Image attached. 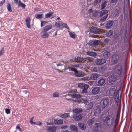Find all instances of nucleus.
<instances>
[{
    "label": "nucleus",
    "instance_id": "nucleus-1",
    "mask_svg": "<svg viewBox=\"0 0 132 132\" xmlns=\"http://www.w3.org/2000/svg\"><path fill=\"white\" fill-rule=\"evenodd\" d=\"M118 50L117 51L120 57H121V54H123L124 52L122 53V51L125 50L127 48L126 44L124 40L122 41L121 40L118 41L117 44Z\"/></svg>",
    "mask_w": 132,
    "mask_h": 132
},
{
    "label": "nucleus",
    "instance_id": "nucleus-2",
    "mask_svg": "<svg viewBox=\"0 0 132 132\" xmlns=\"http://www.w3.org/2000/svg\"><path fill=\"white\" fill-rule=\"evenodd\" d=\"M123 70V65L121 63L117 64L114 67L113 71L115 75L120 76L122 73Z\"/></svg>",
    "mask_w": 132,
    "mask_h": 132
},
{
    "label": "nucleus",
    "instance_id": "nucleus-3",
    "mask_svg": "<svg viewBox=\"0 0 132 132\" xmlns=\"http://www.w3.org/2000/svg\"><path fill=\"white\" fill-rule=\"evenodd\" d=\"M108 10H103L101 11L100 13L99 16H102L104 15V16H102L100 19V21L101 22H104L106 20L108 16Z\"/></svg>",
    "mask_w": 132,
    "mask_h": 132
},
{
    "label": "nucleus",
    "instance_id": "nucleus-4",
    "mask_svg": "<svg viewBox=\"0 0 132 132\" xmlns=\"http://www.w3.org/2000/svg\"><path fill=\"white\" fill-rule=\"evenodd\" d=\"M106 123L109 126L112 125L114 122V116L113 112H110L107 117Z\"/></svg>",
    "mask_w": 132,
    "mask_h": 132
},
{
    "label": "nucleus",
    "instance_id": "nucleus-5",
    "mask_svg": "<svg viewBox=\"0 0 132 132\" xmlns=\"http://www.w3.org/2000/svg\"><path fill=\"white\" fill-rule=\"evenodd\" d=\"M127 34V30L126 28H122L119 32V35L121 39L124 40Z\"/></svg>",
    "mask_w": 132,
    "mask_h": 132
},
{
    "label": "nucleus",
    "instance_id": "nucleus-6",
    "mask_svg": "<svg viewBox=\"0 0 132 132\" xmlns=\"http://www.w3.org/2000/svg\"><path fill=\"white\" fill-rule=\"evenodd\" d=\"M109 101V99H107L105 98H103L102 99V103L101 104L102 109H104L106 107L108 106Z\"/></svg>",
    "mask_w": 132,
    "mask_h": 132
},
{
    "label": "nucleus",
    "instance_id": "nucleus-7",
    "mask_svg": "<svg viewBox=\"0 0 132 132\" xmlns=\"http://www.w3.org/2000/svg\"><path fill=\"white\" fill-rule=\"evenodd\" d=\"M117 88L114 87H112L108 90V94L110 96L112 97H113L115 95Z\"/></svg>",
    "mask_w": 132,
    "mask_h": 132
},
{
    "label": "nucleus",
    "instance_id": "nucleus-8",
    "mask_svg": "<svg viewBox=\"0 0 132 132\" xmlns=\"http://www.w3.org/2000/svg\"><path fill=\"white\" fill-rule=\"evenodd\" d=\"M78 86L80 88L83 89L82 91L83 93H87V89L88 88V87L87 85L84 84L79 83L78 84Z\"/></svg>",
    "mask_w": 132,
    "mask_h": 132
},
{
    "label": "nucleus",
    "instance_id": "nucleus-9",
    "mask_svg": "<svg viewBox=\"0 0 132 132\" xmlns=\"http://www.w3.org/2000/svg\"><path fill=\"white\" fill-rule=\"evenodd\" d=\"M89 58H82L81 57H77L76 58L75 60V62H84L85 61H86L87 62H88L89 60Z\"/></svg>",
    "mask_w": 132,
    "mask_h": 132
},
{
    "label": "nucleus",
    "instance_id": "nucleus-10",
    "mask_svg": "<svg viewBox=\"0 0 132 132\" xmlns=\"http://www.w3.org/2000/svg\"><path fill=\"white\" fill-rule=\"evenodd\" d=\"M98 40H93L89 41L88 44L89 46L96 47L98 45Z\"/></svg>",
    "mask_w": 132,
    "mask_h": 132
},
{
    "label": "nucleus",
    "instance_id": "nucleus-11",
    "mask_svg": "<svg viewBox=\"0 0 132 132\" xmlns=\"http://www.w3.org/2000/svg\"><path fill=\"white\" fill-rule=\"evenodd\" d=\"M90 32L92 33L95 34H98L100 33V29L96 27H92L90 29Z\"/></svg>",
    "mask_w": 132,
    "mask_h": 132
},
{
    "label": "nucleus",
    "instance_id": "nucleus-12",
    "mask_svg": "<svg viewBox=\"0 0 132 132\" xmlns=\"http://www.w3.org/2000/svg\"><path fill=\"white\" fill-rule=\"evenodd\" d=\"M106 62V60L104 59H97L95 61L96 65H101Z\"/></svg>",
    "mask_w": 132,
    "mask_h": 132
},
{
    "label": "nucleus",
    "instance_id": "nucleus-13",
    "mask_svg": "<svg viewBox=\"0 0 132 132\" xmlns=\"http://www.w3.org/2000/svg\"><path fill=\"white\" fill-rule=\"evenodd\" d=\"M119 56L116 54H113L112 56L111 62L114 64H116L119 58Z\"/></svg>",
    "mask_w": 132,
    "mask_h": 132
},
{
    "label": "nucleus",
    "instance_id": "nucleus-14",
    "mask_svg": "<svg viewBox=\"0 0 132 132\" xmlns=\"http://www.w3.org/2000/svg\"><path fill=\"white\" fill-rule=\"evenodd\" d=\"M100 87H94L93 88L92 90V93L94 95L97 94L100 92Z\"/></svg>",
    "mask_w": 132,
    "mask_h": 132
},
{
    "label": "nucleus",
    "instance_id": "nucleus-15",
    "mask_svg": "<svg viewBox=\"0 0 132 132\" xmlns=\"http://www.w3.org/2000/svg\"><path fill=\"white\" fill-rule=\"evenodd\" d=\"M119 76H116L111 75L109 77V80L110 82H114L118 79Z\"/></svg>",
    "mask_w": 132,
    "mask_h": 132
},
{
    "label": "nucleus",
    "instance_id": "nucleus-16",
    "mask_svg": "<svg viewBox=\"0 0 132 132\" xmlns=\"http://www.w3.org/2000/svg\"><path fill=\"white\" fill-rule=\"evenodd\" d=\"M101 128V124L99 123H96L93 127L94 130L96 131H98Z\"/></svg>",
    "mask_w": 132,
    "mask_h": 132
},
{
    "label": "nucleus",
    "instance_id": "nucleus-17",
    "mask_svg": "<svg viewBox=\"0 0 132 132\" xmlns=\"http://www.w3.org/2000/svg\"><path fill=\"white\" fill-rule=\"evenodd\" d=\"M52 26L51 24L45 26L42 31L41 32V34L43 33L44 32H46L52 28Z\"/></svg>",
    "mask_w": 132,
    "mask_h": 132
},
{
    "label": "nucleus",
    "instance_id": "nucleus-18",
    "mask_svg": "<svg viewBox=\"0 0 132 132\" xmlns=\"http://www.w3.org/2000/svg\"><path fill=\"white\" fill-rule=\"evenodd\" d=\"M73 118L75 120L78 121L82 119V116L81 114H76L74 115Z\"/></svg>",
    "mask_w": 132,
    "mask_h": 132
},
{
    "label": "nucleus",
    "instance_id": "nucleus-19",
    "mask_svg": "<svg viewBox=\"0 0 132 132\" xmlns=\"http://www.w3.org/2000/svg\"><path fill=\"white\" fill-rule=\"evenodd\" d=\"M78 125L80 129L82 130H85L86 128V125L83 123L79 122Z\"/></svg>",
    "mask_w": 132,
    "mask_h": 132
},
{
    "label": "nucleus",
    "instance_id": "nucleus-20",
    "mask_svg": "<svg viewBox=\"0 0 132 132\" xmlns=\"http://www.w3.org/2000/svg\"><path fill=\"white\" fill-rule=\"evenodd\" d=\"M74 74L77 77H81L84 76V73L82 71H78L77 70V71Z\"/></svg>",
    "mask_w": 132,
    "mask_h": 132
},
{
    "label": "nucleus",
    "instance_id": "nucleus-21",
    "mask_svg": "<svg viewBox=\"0 0 132 132\" xmlns=\"http://www.w3.org/2000/svg\"><path fill=\"white\" fill-rule=\"evenodd\" d=\"M99 76V75L97 73L92 74H91L89 77L90 79L96 80Z\"/></svg>",
    "mask_w": 132,
    "mask_h": 132
},
{
    "label": "nucleus",
    "instance_id": "nucleus-22",
    "mask_svg": "<svg viewBox=\"0 0 132 132\" xmlns=\"http://www.w3.org/2000/svg\"><path fill=\"white\" fill-rule=\"evenodd\" d=\"M70 128L71 130V132H78L77 128L75 125H70Z\"/></svg>",
    "mask_w": 132,
    "mask_h": 132
},
{
    "label": "nucleus",
    "instance_id": "nucleus-23",
    "mask_svg": "<svg viewBox=\"0 0 132 132\" xmlns=\"http://www.w3.org/2000/svg\"><path fill=\"white\" fill-rule=\"evenodd\" d=\"M47 130L49 131L54 132L56 130V127L55 126H50L49 127Z\"/></svg>",
    "mask_w": 132,
    "mask_h": 132
},
{
    "label": "nucleus",
    "instance_id": "nucleus-24",
    "mask_svg": "<svg viewBox=\"0 0 132 132\" xmlns=\"http://www.w3.org/2000/svg\"><path fill=\"white\" fill-rule=\"evenodd\" d=\"M27 27L29 28L31 27V25L30 24V17H28L25 19Z\"/></svg>",
    "mask_w": 132,
    "mask_h": 132
},
{
    "label": "nucleus",
    "instance_id": "nucleus-25",
    "mask_svg": "<svg viewBox=\"0 0 132 132\" xmlns=\"http://www.w3.org/2000/svg\"><path fill=\"white\" fill-rule=\"evenodd\" d=\"M101 112V110L100 107L97 106L95 109L94 115L96 116L97 114H99Z\"/></svg>",
    "mask_w": 132,
    "mask_h": 132
},
{
    "label": "nucleus",
    "instance_id": "nucleus-26",
    "mask_svg": "<svg viewBox=\"0 0 132 132\" xmlns=\"http://www.w3.org/2000/svg\"><path fill=\"white\" fill-rule=\"evenodd\" d=\"M106 69V67L104 66H102L98 68V72L101 73L104 72Z\"/></svg>",
    "mask_w": 132,
    "mask_h": 132
},
{
    "label": "nucleus",
    "instance_id": "nucleus-27",
    "mask_svg": "<svg viewBox=\"0 0 132 132\" xmlns=\"http://www.w3.org/2000/svg\"><path fill=\"white\" fill-rule=\"evenodd\" d=\"M113 24L112 21H109L105 25V27L106 29H110L112 26Z\"/></svg>",
    "mask_w": 132,
    "mask_h": 132
},
{
    "label": "nucleus",
    "instance_id": "nucleus-28",
    "mask_svg": "<svg viewBox=\"0 0 132 132\" xmlns=\"http://www.w3.org/2000/svg\"><path fill=\"white\" fill-rule=\"evenodd\" d=\"M63 22L61 21H58L55 24V26L56 28H62L63 26Z\"/></svg>",
    "mask_w": 132,
    "mask_h": 132
},
{
    "label": "nucleus",
    "instance_id": "nucleus-29",
    "mask_svg": "<svg viewBox=\"0 0 132 132\" xmlns=\"http://www.w3.org/2000/svg\"><path fill=\"white\" fill-rule=\"evenodd\" d=\"M86 53L88 55L93 57L96 56L97 55L96 53L93 51H88L86 52Z\"/></svg>",
    "mask_w": 132,
    "mask_h": 132
},
{
    "label": "nucleus",
    "instance_id": "nucleus-30",
    "mask_svg": "<svg viewBox=\"0 0 132 132\" xmlns=\"http://www.w3.org/2000/svg\"><path fill=\"white\" fill-rule=\"evenodd\" d=\"M94 105L93 103L92 102H88L87 106V110L90 109L92 108Z\"/></svg>",
    "mask_w": 132,
    "mask_h": 132
},
{
    "label": "nucleus",
    "instance_id": "nucleus-31",
    "mask_svg": "<svg viewBox=\"0 0 132 132\" xmlns=\"http://www.w3.org/2000/svg\"><path fill=\"white\" fill-rule=\"evenodd\" d=\"M54 123L55 124L59 125L62 124L63 122V119H54Z\"/></svg>",
    "mask_w": 132,
    "mask_h": 132
},
{
    "label": "nucleus",
    "instance_id": "nucleus-32",
    "mask_svg": "<svg viewBox=\"0 0 132 132\" xmlns=\"http://www.w3.org/2000/svg\"><path fill=\"white\" fill-rule=\"evenodd\" d=\"M83 110L82 108H78L72 110L73 112L76 114H79Z\"/></svg>",
    "mask_w": 132,
    "mask_h": 132
},
{
    "label": "nucleus",
    "instance_id": "nucleus-33",
    "mask_svg": "<svg viewBox=\"0 0 132 132\" xmlns=\"http://www.w3.org/2000/svg\"><path fill=\"white\" fill-rule=\"evenodd\" d=\"M21 94L22 96L28 97L29 95V92L26 90H24L22 91Z\"/></svg>",
    "mask_w": 132,
    "mask_h": 132
},
{
    "label": "nucleus",
    "instance_id": "nucleus-34",
    "mask_svg": "<svg viewBox=\"0 0 132 132\" xmlns=\"http://www.w3.org/2000/svg\"><path fill=\"white\" fill-rule=\"evenodd\" d=\"M17 3L18 4V7H21L23 9H25L26 5L22 3L21 0H19Z\"/></svg>",
    "mask_w": 132,
    "mask_h": 132
},
{
    "label": "nucleus",
    "instance_id": "nucleus-35",
    "mask_svg": "<svg viewBox=\"0 0 132 132\" xmlns=\"http://www.w3.org/2000/svg\"><path fill=\"white\" fill-rule=\"evenodd\" d=\"M110 55V53L109 52L105 51L103 54V56L104 58L107 59Z\"/></svg>",
    "mask_w": 132,
    "mask_h": 132
},
{
    "label": "nucleus",
    "instance_id": "nucleus-36",
    "mask_svg": "<svg viewBox=\"0 0 132 132\" xmlns=\"http://www.w3.org/2000/svg\"><path fill=\"white\" fill-rule=\"evenodd\" d=\"M105 80L104 79L101 78L98 81V83L100 86L102 85L105 82Z\"/></svg>",
    "mask_w": 132,
    "mask_h": 132
},
{
    "label": "nucleus",
    "instance_id": "nucleus-37",
    "mask_svg": "<svg viewBox=\"0 0 132 132\" xmlns=\"http://www.w3.org/2000/svg\"><path fill=\"white\" fill-rule=\"evenodd\" d=\"M94 119L92 118L88 120L87 123L88 125L90 126L93 123Z\"/></svg>",
    "mask_w": 132,
    "mask_h": 132
},
{
    "label": "nucleus",
    "instance_id": "nucleus-38",
    "mask_svg": "<svg viewBox=\"0 0 132 132\" xmlns=\"http://www.w3.org/2000/svg\"><path fill=\"white\" fill-rule=\"evenodd\" d=\"M107 2L106 1H104L100 5V8L101 10L104 9L107 5Z\"/></svg>",
    "mask_w": 132,
    "mask_h": 132
},
{
    "label": "nucleus",
    "instance_id": "nucleus-39",
    "mask_svg": "<svg viewBox=\"0 0 132 132\" xmlns=\"http://www.w3.org/2000/svg\"><path fill=\"white\" fill-rule=\"evenodd\" d=\"M100 12L98 11L95 10L93 12L92 15L94 17H97L98 16L99 14H100Z\"/></svg>",
    "mask_w": 132,
    "mask_h": 132
},
{
    "label": "nucleus",
    "instance_id": "nucleus-40",
    "mask_svg": "<svg viewBox=\"0 0 132 132\" xmlns=\"http://www.w3.org/2000/svg\"><path fill=\"white\" fill-rule=\"evenodd\" d=\"M35 18L37 19H41L44 17L43 14H36L35 15Z\"/></svg>",
    "mask_w": 132,
    "mask_h": 132
},
{
    "label": "nucleus",
    "instance_id": "nucleus-41",
    "mask_svg": "<svg viewBox=\"0 0 132 132\" xmlns=\"http://www.w3.org/2000/svg\"><path fill=\"white\" fill-rule=\"evenodd\" d=\"M71 96L72 97L75 98H78L81 97V96L79 94H72L71 95Z\"/></svg>",
    "mask_w": 132,
    "mask_h": 132
},
{
    "label": "nucleus",
    "instance_id": "nucleus-42",
    "mask_svg": "<svg viewBox=\"0 0 132 132\" xmlns=\"http://www.w3.org/2000/svg\"><path fill=\"white\" fill-rule=\"evenodd\" d=\"M44 34L41 35V37L43 38H47L49 36V34L46 32H44Z\"/></svg>",
    "mask_w": 132,
    "mask_h": 132
},
{
    "label": "nucleus",
    "instance_id": "nucleus-43",
    "mask_svg": "<svg viewBox=\"0 0 132 132\" xmlns=\"http://www.w3.org/2000/svg\"><path fill=\"white\" fill-rule=\"evenodd\" d=\"M53 13V12H51L49 13L46 14H45V18H50Z\"/></svg>",
    "mask_w": 132,
    "mask_h": 132
},
{
    "label": "nucleus",
    "instance_id": "nucleus-44",
    "mask_svg": "<svg viewBox=\"0 0 132 132\" xmlns=\"http://www.w3.org/2000/svg\"><path fill=\"white\" fill-rule=\"evenodd\" d=\"M7 10L9 11L10 12H12V10L11 8V5L10 3H7Z\"/></svg>",
    "mask_w": 132,
    "mask_h": 132
},
{
    "label": "nucleus",
    "instance_id": "nucleus-45",
    "mask_svg": "<svg viewBox=\"0 0 132 132\" xmlns=\"http://www.w3.org/2000/svg\"><path fill=\"white\" fill-rule=\"evenodd\" d=\"M69 114L68 113H65L63 114H60L59 116L62 118H65L68 117Z\"/></svg>",
    "mask_w": 132,
    "mask_h": 132
},
{
    "label": "nucleus",
    "instance_id": "nucleus-46",
    "mask_svg": "<svg viewBox=\"0 0 132 132\" xmlns=\"http://www.w3.org/2000/svg\"><path fill=\"white\" fill-rule=\"evenodd\" d=\"M113 33V31L111 30H110L107 32L106 33V35L107 37H110L112 35Z\"/></svg>",
    "mask_w": 132,
    "mask_h": 132
},
{
    "label": "nucleus",
    "instance_id": "nucleus-47",
    "mask_svg": "<svg viewBox=\"0 0 132 132\" xmlns=\"http://www.w3.org/2000/svg\"><path fill=\"white\" fill-rule=\"evenodd\" d=\"M81 79L82 80L84 81H88L90 80L89 77L88 76H87L82 78H81Z\"/></svg>",
    "mask_w": 132,
    "mask_h": 132
},
{
    "label": "nucleus",
    "instance_id": "nucleus-48",
    "mask_svg": "<svg viewBox=\"0 0 132 132\" xmlns=\"http://www.w3.org/2000/svg\"><path fill=\"white\" fill-rule=\"evenodd\" d=\"M115 100L116 102L117 103L116 104L118 106V103L119 101V97L118 95H116L115 98Z\"/></svg>",
    "mask_w": 132,
    "mask_h": 132
},
{
    "label": "nucleus",
    "instance_id": "nucleus-49",
    "mask_svg": "<svg viewBox=\"0 0 132 132\" xmlns=\"http://www.w3.org/2000/svg\"><path fill=\"white\" fill-rule=\"evenodd\" d=\"M68 68L71 71H74L75 73V72L77 71V70L75 68L71 67H68Z\"/></svg>",
    "mask_w": 132,
    "mask_h": 132
},
{
    "label": "nucleus",
    "instance_id": "nucleus-50",
    "mask_svg": "<svg viewBox=\"0 0 132 132\" xmlns=\"http://www.w3.org/2000/svg\"><path fill=\"white\" fill-rule=\"evenodd\" d=\"M68 31L69 32V34L70 37L73 38H75V36L74 34L71 32H70L69 31Z\"/></svg>",
    "mask_w": 132,
    "mask_h": 132
},
{
    "label": "nucleus",
    "instance_id": "nucleus-51",
    "mask_svg": "<svg viewBox=\"0 0 132 132\" xmlns=\"http://www.w3.org/2000/svg\"><path fill=\"white\" fill-rule=\"evenodd\" d=\"M52 96L54 97H58L59 96V94L58 92H55L52 94Z\"/></svg>",
    "mask_w": 132,
    "mask_h": 132
},
{
    "label": "nucleus",
    "instance_id": "nucleus-52",
    "mask_svg": "<svg viewBox=\"0 0 132 132\" xmlns=\"http://www.w3.org/2000/svg\"><path fill=\"white\" fill-rule=\"evenodd\" d=\"M48 22V21L44 20L41 21V27H42L43 26L46 24Z\"/></svg>",
    "mask_w": 132,
    "mask_h": 132
},
{
    "label": "nucleus",
    "instance_id": "nucleus-53",
    "mask_svg": "<svg viewBox=\"0 0 132 132\" xmlns=\"http://www.w3.org/2000/svg\"><path fill=\"white\" fill-rule=\"evenodd\" d=\"M119 11L117 9H116L114 12V14L115 16H116L119 14Z\"/></svg>",
    "mask_w": 132,
    "mask_h": 132
},
{
    "label": "nucleus",
    "instance_id": "nucleus-54",
    "mask_svg": "<svg viewBox=\"0 0 132 132\" xmlns=\"http://www.w3.org/2000/svg\"><path fill=\"white\" fill-rule=\"evenodd\" d=\"M119 33H115L113 35L114 38L116 39H118L119 38Z\"/></svg>",
    "mask_w": 132,
    "mask_h": 132
},
{
    "label": "nucleus",
    "instance_id": "nucleus-55",
    "mask_svg": "<svg viewBox=\"0 0 132 132\" xmlns=\"http://www.w3.org/2000/svg\"><path fill=\"white\" fill-rule=\"evenodd\" d=\"M4 52V47L2 48L0 51V56L2 55Z\"/></svg>",
    "mask_w": 132,
    "mask_h": 132
},
{
    "label": "nucleus",
    "instance_id": "nucleus-56",
    "mask_svg": "<svg viewBox=\"0 0 132 132\" xmlns=\"http://www.w3.org/2000/svg\"><path fill=\"white\" fill-rule=\"evenodd\" d=\"M5 0H2L0 1V6L2 7L3 5L5 4Z\"/></svg>",
    "mask_w": 132,
    "mask_h": 132
},
{
    "label": "nucleus",
    "instance_id": "nucleus-57",
    "mask_svg": "<svg viewBox=\"0 0 132 132\" xmlns=\"http://www.w3.org/2000/svg\"><path fill=\"white\" fill-rule=\"evenodd\" d=\"M62 24H63V26H62V28H63V27L64 28L65 27V28H66L67 29H69V27L68 26L67 24L65 23H64L63 22Z\"/></svg>",
    "mask_w": 132,
    "mask_h": 132
},
{
    "label": "nucleus",
    "instance_id": "nucleus-58",
    "mask_svg": "<svg viewBox=\"0 0 132 132\" xmlns=\"http://www.w3.org/2000/svg\"><path fill=\"white\" fill-rule=\"evenodd\" d=\"M34 118V117H33L30 119V122L31 124H35V122H33V119Z\"/></svg>",
    "mask_w": 132,
    "mask_h": 132
},
{
    "label": "nucleus",
    "instance_id": "nucleus-59",
    "mask_svg": "<svg viewBox=\"0 0 132 132\" xmlns=\"http://www.w3.org/2000/svg\"><path fill=\"white\" fill-rule=\"evenodd\" d=\"M5 111L6 113L7 114H9L10 113V109H9L6 108L5 109Z\"/></svg>",
    "mask_w": 132,
    "mask_h": 132
},
{
    "label": "nucleus",
    "instance_id": "nucleus-60",
    "mask_svg": "<svg viewBox=\"0 0 132 132\" xmlns=\"http://www.w3.org/2000/svg\"><path fill=\"white\" fill-rule=\"evenodd\" d=\"M93 71L95 72H98V70L97 69L96 67H94L92 69Z\"/></svg>",
    "mask_w": 132,
    "mask_h": 132
},
{
    "label": "nucleus",
    "instance_id": "nucleus-61",
    "mask_svg": "<svg viewBox=\"0 0 132 132\" xmlns=\"http://www.w3.org/2000/svg\"><path fill=\"white\" fill-rule=\"evenodd\" d=\"M101 1V0H95L94 1V3L95 4H98L100 3Z\"/></svg>",
    "mask_w": 132,
    "mask_h": 132
},
{
    "label": "nucleus",
    "instance_id": "nucleus-62",
    "mask_svg": "<svg viewBox=\"0 0 132 132\" xmlns=\"http://www.w3.org/2000/svg\"><path fill=\"white\" fill-rule=\"evenodd\" d=\"M88 102V100L87 99H84L83 100V102L84 104L85 105H87Z\"/></svg>",
    "mask_w": 132,
    "mask_h": 132
},
{
    "label": "nucleus",
    "instance_id": "nucleus-63",
    "mask_svg": "<svg viewBox=\"0 0 132 132\" xmlns=\"http://www.w3.org/2000/svg\"><path fill=\"white\" fill-rule=\"evenodd\" d=\"M118 0H111V3H116Z\"/></svg>",
    "mask_w": 132,
    "mask_h": 132
},
{
    "label": "nucleus",
    "instance_id": "nucleus-64",
    "mask_svg": "<svg viewBox=\"0 0 132 132\" xmlns=\"http://www.w3.org/2000/svg\"><path fill=\"white\" fill-rule=\"evenodd\" d=\"M67 128V126L66 125L62 126L61 127V129H65Z\"/></svg>",
    "mask_w": 132,
    "mask_h": 132
}]
</instances>
